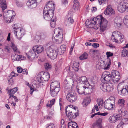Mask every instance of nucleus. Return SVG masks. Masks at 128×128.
Masks as SVG:
<instances>
[{
    "label": "nucleus",
    "mask_w": 128,
    "mask_h": 128,
    "mask_svg": "<svg viewBox=\"0 0 128 128\" xmlns=\"http://www.w3.org/2000/svg\"><path fill=\"white\" fill-rule=\"evenodd\" d=\"M111 77L113 82H118L120 78V73L117 71L112 70L111 72Z\"/></svg>",
    "instance_id": "ddd939ff"
},
{
    "label": "nucleus",
    "mask_w": 128,
    "mask_h": 128,
    "mask_svg": "<svg viewBox=\"0 0 128 128\" xmlns=\"http://www.w3.org/2000/svg\"><path fill=\"white\" fill-rule=\"evenodd\" d=\"M122 122L123 124H128V118H125L122 119L121 122Z\"/></svg>",
    "instance_id": "49530a36"
},
{
    "label": "nucleus",
    "mask_w": 128,
    "mask_h": 128,
    "mask_svg": "<svg viewBox=\"0 0 128 128\" xmlns=\"http://www.w3.org/2000/svg\"><path fill=\"white\" fill-rule=\"evenodd\" d=\"M122 122H120L119 124L117 126V128H123V125Z\"/></svg>",
    "instance_id": "864d4df0"
},
{
    "label": "nucleus",
    "mask_w": 128,
    "mask_h": 128,
    "mask_svg": "<svg viewBox=\"0 0 128 128\" xmlns=\"http://www.w3.org/2000/svg\"><path fill=\"white\" fill-rule=\"evenodd\" d=\"M10 42L11 43L10 44V45L11 47L13 49L14 52H17L18 51L17 50L16 46L15 45L13 42L11 40Z\"/></svg>",
    "instance_id": "72a5a7b5"
},
{
    "label": "nucleus",
    "mask_w": 128,
    "mask_h": 128,
    "mask_svg": "<svg viewBox=\"0 0 128 128\" xmlns=\"http://www.w3.org/2000/svg\"><path fill=\"white\" fill-rule=\"evenodd\" d=\"M106 54L107 55V58L106 60V63L105 61L104 62H103L104 64H105V66L104 67V70H108L110 68V66L111 64L110 59L108 58L112 56L113 54L111 52H106Z\"/></svg>",
    "instance_id": "9d476101"
},
{
    "label": "nucleus",
    "mask_w": 128,
    "mask_h": 128,
    "mask_svg": "<svg viewBox=\"0 0 128 128\" xmlns=\"http://www.w3.org/2000/svg\"><path fill=\"white\" fill-rule=\"evenodd\" d=\"M122 56L123 57L126 56H128V50L124 49L122 52Z\"/></svg>",
    "instance_id": "58836bf2"
},
{
    "label": "nucleus",
    "mask_w": 128,
    "mask_h": 128,
    "mask_svg": "<svg viewBox=\"0 0 128 128\" xmlns=\"http://www.w3.org/2000/svg\"><path fill=\"white\" fill-rule=\"evenodd\" d=\"M70 107L68 108L69 110H66V114L68 118L70 120L74 119L79 114V110L77 107L73 105H70Z\"/></svg>",
    "instance_id": "39448f33"
},
{
    "label": "nucleus",
    "mask_w": 128,
    "mask_h": 128,
    "mask_svg": "<svg viewBox=\"0 0 128 128\" xmlns=\"http://www.w3.org/2000/svg\"><path fill=\"white\" fill-rule=\"evenodd\" d=\"M107 85H108V84L106 83H106H102L100 86V88L104 92L107 86Z\"/></svg>",
    "instance_id": "e433bc0d"
},
{
    "label": "nucleus",
    "mask_w": 128,
    "mask_h": 128,
    "mask_svg": "<svg viewBox=\"0 0 128 128\" xmlns=\"http://www.w3.org/2000/svg\"><path fill=\"white\" fill-rule=\"evenodd\" d=\"M66 46L64 45H62L60 46V48L57 50H58V52H61L62 53H64L66 50Z\"/></svg>",
    "instance_id": "473e14b6"
},
{
    "label": "nucleus",
    "mask_w": 128,
    "mask_h": 128,
    "mask_svg": "<svg viewBox=\"0 0 128 128\" xmlns=\"http://www.w3.org/2000/svg\"><path fill=\"white\" fill-rule=\"evenodd\" d=\"M116 38V42L121 43L124 40V36L118 32L114 31L113 33Z\"/></svg>",
    "instance_id": "2eb2a0df"
},
{
    "label": "nucleus",
    "mask_w": 128,
    "mask_h": 128,
    "mask_svg": "<svg viewBox=\"0 0 128 128\" xmlns=\"http://www.w3.org/2000/svg\"><path fill=\"white\" fill-rule=\"evenodd\" d=\"M102 77L103 78L104 80L106 82L110 81L112 80L111 74L110 72L108 71L104 72Z\"/></svg>",
    "instance_id": "f3484780"
},
{
    "label": "nucleus",
    "mask_w": 128,
    "mask_h": 128,
    "mask_svg": "<svg viewBox=\"0 0 128 128\" xmlns=\"http://www.w3.org/2000/svg\"><path fill=\"white\" fill-rule=\"evenodd\" d=\"M72 68L76 71H78L79 69V64L76 62H74Z\"/></svg>",
    "instance_id": "c9c22d12"
},
{
    "label": "nucleus",
    "mask_w": 128,
    "mask_h": 128,
    "mask_svg": "<svg viewBox=\"0 0 128 128\" xmlns=\"http://www.w3.org/2000/svg\"><path fill=\"white\" fill-rule=\"evenodd\" d=\"M99 44H98L94 43L93 44L92 46L93 47L96 48L98 47L99 46Z\"/></svg>",
    "instance_id": "052dcab7"
},
{
    "label": "nucleus",
    "mask_w": 128,
    "mask_h": 128,
    "mask_svg": "<svg viewBox=\"0 0 128 128\" xmlns=\"http://www.w3.org/2000/svg\"><path fill=\"white\" fill-rule=\"evenodd\" d=\"M55 99H53L50 101V103H49L46 105L47 107H50V108L52 106L54 103Z\"/></svg>",
    "instance_id": "a19ab883"
},
{
    "label": "nucleus",
    "mask_w": 128,
    "mask_h": 128,
    "mask_svg": "<svg viewBox=\"0 0 128 128\" xmlns=\"http://www.w3.org/2000/svg\"><path fill=\"white\" fill-rule=\"evenodd\" d=\"M73 2L74 3L73 4L74 9V11H76L78 10L79 8L80 4L77 0H74Z\"/></svg>",
    "instance_id": "cd10ccee"
},
{
    "label": "nucleus",
    "mask_w": 128,
    "mask_h": 128,
    "mask_svg": "<svg viewBox=\"0 0 128 128\" xmlns=\"http://www.w3.org/2000/svg\"><path fill=\"white\" fill-rule=\"evenodd\" d=\"M98 104L100 108L102 107L103 104V100H97Z\"/></svg>",
    "instance_id": "37998d69"
},
{
    "label": "nucleus",
    "mask_w": 128,
    "mask_h": 128,
    "mask_svg": "<svg viewBox=\"0 0 128 128\" xmlns=\"http://www.w3.org/2000/svg\"><path fill=\"white\" fill-rule=\"evenodd\" d=\"M114 11L112 8L111 6L108 5L106 8L104 14L106 15H111L114 14Z\"/></svg>",
    "instance_id": "412c9836"
},
{
    "label": "nucleus",
    "mask_w": 128,
    "mask_h": 128,
    "mask_svg": "<svg viewBox=\"0 0 128 128\" xmlns=\"http://www.w3.org/2000/svg\"><path fill=\"white\" fill-rule=\"evenodd\" d=\"M0 5L3 12L7 8V5L6 0H0Z\"/></svg>",
    "instance_id": "b1692460"
},
{
    "label": "nucleus",
    "mask_w": 128,
    "mask_h": 128,
    "mask_svg": "<svg viewBox=\"0 0 128 128\" xmlns=\"http://www.w3.org/2000/svg\"><path fill=\"white\" fill-rule=\"evenodd\" d=\"M99 53L98 50L91 49L90 51V54L91 56L94 57L95 56L97 55V54Z\"/></svg>",
    "instance_id": "7c9ffc66"
},
{
    "label": "nucleus",
    "mask_w": 128,
    "mask_h": 128,
    "mask_svg": "<svg viewBox=\"0 0 128 128\" xmlns=\"http://www.w3.org/2000/svg\"><path fill=\"white\" fill-rule=\"evenodd\" d=\"M72 123H73V122H70L68 123V128H72V126H71L72 125V124H73Z\"/></svg>",
    "instance_id": "e2e57ef3"
},
{
    "label": "nucleus",
    "mask_w": 128,
    "mask_h": 128,
    "mask_svg": "<svg viewBox=\"0 0 128 128\" xmlns=\"http://www.w3.org/2000/svg\"><path fill=\"white\" fill-rule=\"evenodd\" d=\"M66 98L68 101L71 102H75L76 100V97L73 92H69L66 96Z\"/></svg>",
    "instance_id": "dca6fc26"
},
{
    "label": "nucleus",
    "mask_w": 128,
    "mask_h": 128,
    "mask_svg": "<svg viewBox=\"0 0 128 128\" xmlns=\"http://www.w3.org/2000/svg\"><path fill=\"white\" fill-rule=\"evenodd\" d=\"M17 71L18 73H21L22 71V69L20 66H18L17 68Z\"/></svg>",
    "instance_id": "603ef678"
},
{
    "label": "nucleus",
    "mask_w": 128,
    "mask_h": 128,
    "mask_svg": "<svg viewBox=\"0 0 128 128\" xmlns=\"http://www.w3.org/2000/svg\"><path fill=\"white\" fill-rule=\"evenodd\" d=\"M60 128H66L65 124H60Z\"/></svg>",
    "instance_id": "774afa93"
},
{
    "label": "nucleus",
    "mask_w": 128,
    "mask_h": 128,
    "mask_svg": "<svg viewBox=\"0 0 128 128\" xmlns=\"http://www.w3.org/2000/svg\"><path fill=\"white\" fill-rule=\"evenodd\" d=\"M88 86H83L81 87H77V90L78 93L80 94H82L84 93V90L85 89L88 88Z\"/></svg>",
    "instance_id": "393cba45"
},
{
    "label": "nucleus",
    "mask_w": 128,
    "mask_h": 128,
    "mask_svg": "<svg viewBox=\"0 0 128 128\" xmlns=\"http://www.w3.org/2000/svg\"><path fill=\"white\" fill-rule=\"evenodd\" d=\"M124 100L123 99H119L118 101V104L119 106H121V108H123L124 105Z\"/></svg>",
    "instance_id": "f704fd0d"
},
{
    "label": "nucleus",
    "mask_w": 128,
    "mask_h": 128,
    "mask_svg": "<svg viewBox=\"0 0 128 128\" xmlns=\"http://www.w3.org/2000/svg\"><path fill=\"white\" fill-rule=\"evenodd\" d=\"M114 100L108 99L106 100L104 103V107L106 109L111 110L113 108V106L114 104Z\"/></svg>",
    "instance_id": "f8f14e48"
},
{
    "label": "nucleus",
    "mask_w": 128,
    "mask_h": 128,
    "mask_svg": "<svg viewBox=\"0 0 128 128\" xmlns=\"http://www.w3.org/2000/svg\"><path fill=\"white\" fill-rule=\"evenodd\" d=\"M35 40L38 41L39 40H41L38 33L36 34V35L35 37Z\"/></svg>",
    "instance_id": "3c124183"
},
{
    "label": "nucleus",
    "mask_w": 128,
    "mask_h": 128,
    "mask_svg": "<svg viewBox=\"0 0 128 128\" xmlns=\"http://www.w3.org/2000/svg\"><path fill=\"white\" fill-rule=\"evenodd\" d=\"M20 55H18V54H15L14 56V59L15 60H20Z\"/></svg>",
    "instance_id": "09e8293b"
},
{
    "label": "nucleus",
    "mask_w": 128,
    "mask_h": 128,
    "mask_svg": "<svg viewBox=\"0 0 128 128\" xmlns=\"http://www.w3.org/2000/svg\"><path fill=\"white\" fill-rule=\"evenodd\" d=\"M60 84L58 81H54L51 83L50 85V88H60Z\"/></svg>",
    "instance_id": "bb28decb"
},
{
    "label": "nucleus",
    "mask_w": 128,
    "mask_h": 128,
    "mask_svg": "<svg viewBox=\"0 0 128 128\" xmlns=\"http://www.w3.org/2000/svg\"><path fill=\"white\" fill-rule=\"evenodd\" d=\"M50 94L52 96H56L60 90V88L59 87L56 88H50Z\"/></svg>",
    "instance_id": "4be33fe9"
},
{
    "label": "nucleus",
    "mask_w": 128,
    "mask_h": 128,
    "mask_svg": "<svg viewBox=\"0 0 128 128\" xmlns=\"http://www.w3.org/2000/svg\"><path fill=\"white\" fill-rule=\"evenodd\" d=\"M41 40L44 39L46 38V34L42 33L40 34H39Z\"/></svg>",
    "instance_id": "a18cd8bd"
},
{
    "label": "nucleus",
    "mask_w": 128,
    "mask_h": 128,
    "mask_svg": "<svg viewBox=\"0 0 128 128\" xmlns=\"http://www.w3.org/2000/svg\"><path fill=\"white\" fill-rule=\"evenodd\" d=\"M78 81L80 83L83 84L86 86H88L89 84L87 80V78L85 76H84L79 78Z\"/></svg>",
    "instance_id": "aec40b11"
},
{
    "label": "nucleus",
    "mask_w": 128,
    "mask_h": 128,
    "mask_svg": "<svg viewBox=\"0 0 128 128\" xmlns=\"http://www.w3.org/2000/svg\"><path fill=\"white\" fill-rule=\"evenodd\" d=\"M44 50V48L41 46H34L32 50L26 54L28 58L30 60L39 56V54L41 53Z\"/></svg>",
    "instance_id": "7ed1b4c3"
},
{
    "label": "nucleus",
    "mask_w": 128,
    "mask_h": 128,
    "mask_svg": "<svg viewBox=\"0 0 128 128\" xmlns=\"http://www.w3.org/2000/svg\"><path fill=\"white\" fill-rule=\"evenodd\" d=\"M62 31L59 28H55L54 30V34L52 38L53 42L57 44H60L62 41Z\"/></svg>",
    "instance_id": "423d86ee"
},
{
    "label": "nucleus",
    "mask_w": 128,
    "mask_h": 128,
    "mask_svg": "<svg viewBox=\"0 0 128 128\" xmlns=\"http://www.w3.org/2000/svg\"><path fill=\"white\" fill-rule=\"evenodd\" d=\"M64 86L66 89L70 88L74 84V82L73 80L70 79L69 80H65L64 82Z\"/></svg>",
    "instance_id": "a211bd4d"
},
{
    "label": "nucleus",
    "mask_w": 128,
    "mask_h": 128,
    "mask_svg": "<svg viewBox=\"0 0 128 128\" xmlns=\"http://www.w3.org/2000/svg\"><path fill=\"white\" fill-rule=\"evenodd\" d=\"M72 11L68 13L67 16V18L65 20V25L67 26H70L73 24L74 22V19L72 18Z\"/></svg>",
    "instance_id": "9b49d317"
},
{
    "label": "nucleus",
    "mask_w": 128,
    "mask_h": 128,
    "mask_svg": "<svg viewBox=\"0 0 128 128\" xmlns=\"http://www.w3.org/2000/svg\"><path fill=\"white\" fill-rule=\"evenodd\" d=\"M54 5L53 2L49 1L45 6L43 13L44 18L46 20H51L50 26L53 28L55 27L56 21L57 19L55 16H53Z\"/></svg>",
    "instance_id": "f257e3e1"
},
{
    "label": "nucleus",
    "mask_w": 128,
    "mask_h": 128,
    "mask_svg": "<svg viewBox=\"0 0 128 128\" xmlns=\"http://www.w3.org/2000/svg\"><path fill=\"white\" fill-rule=\"evenodd\" d=\"M54 45L52 42L48 43L46 46L45 48L48 56L51 59L54 60L57 57L58 50H56L53 49Z\"/></svg>",
    "instance_id": "20e7f679"
},
{
    "label": "nucleus",
    "mask_w": 128,
    "mask_h": 128,
    "mask_svg": "<svg viewBox=\"0 0 128 128\" xmlns=\"http://www.w3.org/2000/svg\"><path fill=\"white\" fill-rule=\"evenodd\" d=\"M15 15V13L14 12L11 10H9L5 11L3 14V16L5 18L9 17V18H7L6 20V22L8 23L12 21V20L10 18H12V17Z\"/></svg>",
    "instance_id": "1a4fd4ad"
},
{
    "label": "nucleus",
    "mask_w": 128,
    "mask_h": 128,
    "mask_svg": "<svg viewBox=\"0 0 128 128\" xmlns=\"http://www.w3.org/2000/svg\"><path fill=\"white\" fill-rule=\"evenodd\" d=\"M108 22L102 16L92 18L90 22L88 20L86 22V26L88 28H94L97 30L100 27V30L103 32L106 29Z\"/></svg>",
    "instance_id": "f03ea898"
},
{
    "label": "nucleus",
    "mask_w": 128,
    "mask_h": 128,
    "mask_svg": "<svg viewBox=\"0 0 128 128\" xmlns=\"http://www.w3.org/2000/svg\"><path fill=\"white\" fill-rule=\"evenodd\" d=\"M126 5L125 4H119L118 7V10L120 12H122L125 11Z\"/></svg>",
    "instance_id": "a878e982"
},
{
    "label": "nucleus",
    "mask_w": 128,
    "mask_h": 128,
    "mask_svg": "<svg viewBox=\"0 0 128 128\" xmlns=\"http://www.w3.org/2000/svg\"><path fill=\"white\" fill-rule=\"evenodd\" d=\"M102 121V118H99L94 124L93 126H97L100 127L101 126Z\"/></svg>",
    "instance_id": "2f4dec72"
},
{
    "label": "nucleus",
    "mask_w": 128,
    "mask_h": 128,
    "mask_svg": "<svg viewBox=\"0 0 128 128\" xmlns=\"http://www.w3.org/2000/svg\"><path fill=\"white\" fill-rule=\"evenodd\" d=\"M124 22L125 25L128 22V15L125 16H124Z\"/></svg>",
    "instance_id": "de8ad7c7"
},
{
    "label": "nucleus",
    "mask_w": 128,
    "mask_h": 128,
    "mask_svg": "<svg viewBox=\"0 0 128 128\" xmlns=\"http://www.w3.org/2000/svg\"><path fill=\"white\" fill-rule=\"evenodd\" d=\"M122 108H120V109H118V111L119 113H120L121 114L122 116H126L127 113V111L125 110H121Z\"/></svg>",
    "instance_id": "79ce46f5"
},
{
    "label": "nucleus",
    "mask_w": 128,
    "mask_h": 128,
    "mask_svg": "<svg viewBox=\"0 0 128 128\" xmlns=\"http://www.w3.org/2000/svg\"><path fill=\"white\" fill-rule=\"evenodd\" d=\"M122 20L120 18H116L114 20V25L116 27H120L122 24Z\"/></svg>",
    "instance_id": "5701e85b"
},
{
    "label": "nucleus",
    "mask_w": 128,
    "mask_h": 128,
    "mask_svg": "<svg viewBox=\"0 0 128 128\" xmlns=\"http://www.w3.org/2000/svg\"><path fill=\"white\" fill-rule=\"evenodd\" d=\"M16 4L17 6L19 7H22L23 5V3L22 2H20L18 1H16Z\"/></svg>",
    "instance_id": "8fccbe9b"
},
{
    "label": "nucleus",
    "mask_w": 128,
    "mask_h": 128,
    "mask_svg": "<svg viewBox=\"0 0 128 128\" xmlns=\"http://www.w3.org/2000/svg\"><path fill=\"white\" fill-rule=\"evenodd\" d=\"M11 97H13L14 98V100L17 102L18 101V100L16 96H14V95H12V96H9V99H8V100L9 99H10Z\"/></svg>",
    "instance_id": "13d9d810"
},
{
    "label": "nucleus",
    "mask_w": 128,
    "mask_h": 128,
    "mask_svg": "<svg viewBox=\"0 0 128 128\" xmlns=\"http://www.w3.org/2000/svg\"><path fill=\"white\" fill-rule=\"evenodd\" d=\"M106 0H98V2L100 5L102 3L105 4Z\"/></svg>",
    "instance_id": "4d7b16f0"
},
{
    "label": "nucleus",
    "mask_w": 128,
    "mask_h": 128,
    "mask_svg": "<svg viewBox=\"0 0 128 128\" xmlns=\"http://www.w3.org/2000/svg\"><path fill=\"white\" fill-rule=\"evenodd\" d=\"M14 34L17 38L20 40L25 34V31L23 28L18 27L16 24H14L12 26Z\"/></svg>",
    "instance_id": "0eeeda50"
},
{
    "label": "nucleus",
    "mask_w": 128,
    "mask_h": 128,
    "mask_svg": "<svg viewBox=\"0 0 128 128\" xmlns=\"http://www.w3.org/2000/svg\"><path fill=\"white\" fill-rule=\"evenodd\" d=\"M14 72H12L11 73V75L9 77V78L11 79L12 77L13 76H14Z\"/></svg>",
    "instance_id": "69168bd1"
},
{
    "label": "nucleus",
    "mask_w": 128,
    "mask_h": 128,
    "mask_svg": "<svg viewBox=\"0 0 128 128\" xmlns=\"http://www.w3.org/2000/svg\"><path fill=\"white\" fill-rule=\"evenodd\" d=\"M121 117L120 115H114L110 117L109 120V121L111 123H115L118 120L121 119Z\"/></svg>",
    "instance_id": "6ab92c4d"
},
{
    "label": "nucleus",
    "mask_w": 128,
    "mask_h": 128,
    "mask_svg": "<svg viewBox=\"0 0 128 128\" xmlns=\"http://www.w3.org/2000/svg\"><path fill=\"white\" fill-rule=\"evenodd\" d=\"M41 1L42 0H28L26 4L30 8H35L37 6V3L41 2Z\"/></svg>",
    "instance_id": "4468645a"
},
{
    "label": "nucleus",
    "mask_w": 128,
    "mask_h": 128,
    "mask_svg": "<svg viewBox=\"0 0 128 128\" xmlns=\"http://www.w3.org/2000/svg\"><path fill=\"white\" fill-rule=\"evenodd\" d=\"M111 39L113 42H116V38L115 36V34H113L112 35Z\"/></svg>",
    "instance_id": "5fc2aeb1"
},
{
    "label": "nucleus",
    "mask_w": 128,
    "mask_h": 128,
    "mask_svg": "<svg viewBox=\"0 0 128 128\" xmlns=\"http://www.w3.org/2000/svg\"><path fill=\"white\" fill-rule=\"evenodd\" d=\"M44 68L46 70H48L51 69L52 66L49 63H47L44 64Z\"/></svg>",
    "instance_id": "ea45409f"
},
{
    "label": "nucleus",
    "mask_w": 128,
    "mask_h": 128,
    "mask_svg": "<svg viewBox=\"0 0 128 128\" xmlns=\"http://www.w3.org/2000/svg\"><path fill=\"white\" fill-rule=\"evenodd\" d=\"M112 88L108 84V85H107L106 88L105 90V92H110L111 90H112Z\"/></svg>",
    "instance_id": "c03bdc74"
},
{
    "label": "nucleus",
    "mask_w": 128,
    "mask_h": 128,
    "mask_svg": "<svg viewBox=\"0 0 128 128\" xmlns=\"http://www.w3.org/2000/svg\"><path fill=\"white\" fill-rule=\"evenodd\" d=\"M47 128H55L54 124H48Z\"/></svg>",
    "instance_id": "6e6d98bb"
},
{
    "label": "nucleus",
    "mask_w": 128,
    "mask_h": 128,
    "mask_svg": "<svg viewBox=\"0 0 128 128\" xmlns=\"http://www.w3.org/2000/svg\"><path fill=\"white\" fill-rule=\"evenodd\" d=\"M97 10L96 8V7H93L91 9V10L92 12H94L96 11Z\"/></svg>",
    "instance_id": "0e129e2a"
},
{
    "label": "nucleus",
    "mask_w": 128,
    "mask_h": 128,
    "mask_svg": "<svg viewBox=\"0 0 128 128\" xmlns=\"http://www.w3.org/2000/svg\"><path fill=\"white\" fill-rule=\"evenodd\" d=\"M50 75L48 72H42L38 73L36 76L37 80L40 83L48 81L50 78Z\"/></svg>",
    "instance_id": "6e6552de"
},
{
    "label": "nucleus",
    "mask_w": 128,
    "mask_h": 128,
    "mask_svg": "<svg viewBox=\"0 0 128 128\" xmlns=\"http://www.w3.org/2000/svg\"><path fill=\"white\" fill-rule=\"evenodd\" d=\"M88 54L86 52H84L79 57V58L81 60L87 59L88 58Z\"/></svg>",
    "instance_id": "4c0bfd02"
},
{
    "label": "nucleus",
    "mask_w": 128,
    "mask_h": 128,
    "mask_svg": "<svg viewBox=\"0 0 128 128\" xmlns=\"http://www.w3.org/2000/svg\"><path fill=\"white\" fill-rule=\"evenodd\" d=\"M10 33H9L8 34V37L6 40L8 41H9L10 40Z\"/></svg>",
    "instance_id": "338daca9"
},
{
    "label": "nucleus",
    "mask_w": 128,
    "mask_h": 128,
    "mask_svg": "<svg viewBox=\"0 0 128 128\" xmlns=\"http://www.w3.org/2000/svg\"><path fill=\"white\" fill-rule=\"evenodd\" d=\"M68 0H62V4H63L64 5L67 4H68Z\"/></svg>",
    "instance_id": "680f3d73"
},
{
    "label": "nucleus",
    "mask_w": 128,
    "mask_h": 128,
    "mask_svg": "<svg viewBox=\"0 0 128 128\" xmlns=\"http://www.w3.org/2000/svg\"><path fill=\"white\" fill-rule=\"evenodd\" d=\"M18 88L17 87H16L13 88L11 90H8L7 91V93L9 94V96H12L14 95V94L16 93L18 90Z\"/></svg>",
    "instance_id": "c85d7f7f"
},
{
    "label": "nucleus",
    "mask_w": 128,
    "mask_h": 128,
    "mask_svg": "<svg viewBox=\"0 0 128 128\" xmlns=\"http://www.w3.org/2000/svg\"><path fill=\"white\" fill-rule=\"evenodd\" d=\"M90 101L91 100L89 98H86L82 102V104L84 107H86L90 103Z\"/></svg>",
    "instance_id": "c756f323"
},
{
    "label": "nucleus",
    "mask_w": 128,
    "mask_h": 128,
    "mask_svg": "<svg viewBox=\"0 0 128 128\" xmlns=\"http://www.w3.org/2000/svg\"><path fill=\"white\" fill-rule=\"evenodd\" d=\"M22 74H27L28 73L27 70L26 69H22Z\"/></svg>",
    "instance_id": "bf43d9fd"
}]
</instances>
